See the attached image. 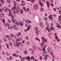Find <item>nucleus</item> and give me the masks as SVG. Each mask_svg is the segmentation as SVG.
<instances>
[{"instance_id": "obj_1", "label": "nucleus", "mask_w": 61, "mask_h": 61, "mask_svg": "<svg viewBox=\"0 0 61 61\" xmlns=\"http://www.w3.org/2000/svg\"><path fill=\"white\" fill-rule=\"evenodd\" d=\"M42 50L44 51L43 53V55L44 56H46V53L45 52H46V49L43 48Z\"/></svg>"}, {"instance_id": "obj_2", "label": "nucleus", "mask_w": 61, "mask_h": 61, "mask_svg": "<svg viewBox=\"0 0 61 61\" xmlns=\"http://www.w3.org/2000/svg\"><path fill=\"white\" fill-rule=\"evenodd\" d=\"M26 58L27 60H29V61H30V58L29 57V56L26 57Z\"/></svg>"}, {"instance_id": "obj_3", "label": "nucleus", "mask_w": 61, "mask_h": 61, "mask_svg": "<svg viewBox=\"0 0 61 61\" xmlns=\"http://www.w3.org/2000/svg\"><path fill=\"white\" fill-rule=\"evenodd\" d=\"M44 43H45L44 41V40H42V43H41V46H43V45H44Z\"/></svg>"}, {"instance_id": "obj_4", "label": "nucleus", "mask_w": 61, "mask_h": 61, "mask_svg": "<svg viewBox=\"0 0 61 61\" xmlns=\"http://www.w3.org/2000/svg\"><path fill=\"white\" fill-rule=\"evenodd\" d=\"M51 30H54L55 29V28L54 27H53L52 26H51L50 28Z\"/></svg>"}, {"instance_id": "obj_5", "label": "nucleus", "mask_w": 61, "mask_h": 61, "mask_svg": "<svg viewBox=\"0 0 61 61\" xmlns=\"http://www.w3.org/2000/svg\"><path fill=\"white\" fill-rule=\"evenodd\" d=\"M14 9L15 10H16L17 9V8L15 6L14 7H13V8H12V10H14Z\"/></svg>"}, {"instance_id": "obj_6", "label": "nucleus", "mask_w": 61, "mask_h": 61, "mask_svg": "<svg viewBox=\"0 0 61 61\" xmlns=\"http://www.w3.org/2000/svg\"><path fill=\"white\" fill-rule=\"evenodd\" d=\"M8 39L9 40H10H10L12 39V37L10 36H9Z\"/></svg>"}, {"instance_id": "obj_7", "label": "nucleus", "mask_w": 61, "mask_h": 61, "mask_svg": "<svg viewBox=\"0 0 61 61\" xmlns=\"http://www.w3.org/2000/svg\"><path fill=\"white\" fill-rule=\"evenodd\" d=\"M19 11H20V9H19V7H18V9L16 10V12H17V13H19Z\"/></svg>"}, {"instance_id": "obj_8", "label": "nucleus", "mask_w": 61, "mask_h": 61, "mask_svg": "<svg viewBox=\"0 0 61 61\" xmlns=\"http://www.w3.org/2000/svg\"><path fill=\"white\" fill-rule=\"evenodd\" d=\"M56 26L58 27V28H60V25L59 24H57L56 25Z\"/></svg>"}, {"instance_id": "obj_9", "label": "nucleus", "mask_w": 61, "mask_h": 61, "mask_svg": "<svg viewBox=\"0 0 61 61\" xmlns=\"http://www.w3.org/2000/svg\"><path fill=\"white\" fill-rule=\"evenodd\" d=\"M40 26L41 27H43L44 26V25H43V24L42 23H40Z\"/></svg>"}, {"instance_id": "obj_10", "label": "nucleus", "mask_w": 61, "mask_h": 61, "mask_svg": "<svg viewBox=\"0 0 61 61\" xmlns=\"http://www.w3.org/2000/svg\"><path fill=\"white\" fill-rule=\"evenodd\" d=\"M4 10L6 12V8L5 7H3V9H2V10Z\"/></svg>"}, {"instance_id": "obj_11", "label": "nucleus", "mask_w": 61, "mask_h": 61, "mask_svg": "<svg viewBox=\"0 0 61 61\" xmlns=\"http://www.w3.org/2000/svg\"><path fill=\"white\" fill-rule=\"evenodd\" d=\"M49 17L50 19H51L52 18V15H50L49 16Z\"/></svg>"}, {"instance_id": "obj_12", "label": "nucleus", "mask_w": 61, "mask_h": 61, "mask_svg": "<svg viewBox=\"0 0 61 61\" xmlns=\"http://www.w3.org/2000/svg\"><path fill=\"white\" fill-rule=\"evenodd\" d=\"M20 25L21 26H22V25H23V22L22 21H21L20 22Z\"/></svg>"}, {"instance_id": "obj_13", "label": "nucleus", "mask_w": 61, "mask_h": 61, "mask_svg": "<svg viewBox=\"0 0 61 61\" xmlns=\"http://www.w3.org/2000/svg\"><path fill=\"white\" fill-rule=\"evenodd\" d=\"M48 51L49 52H50L51 51V49L50 48H48Z\"/></svg>"}, {"instance_id": "obj_14", "label": "nucleus", "mask_w": 61, "mask_h": 61, "mask_svg": "<svg viewBox=\"0 0 61 61\" xmlns=\"http://www.w3.org/2000/svg\"><path fill=\"white\" fill-rule=\"evenodd\" d=\"M0 16L2 17H4V15L2 14H1L0 15Z\"/></svg>"}, {"instance_id": "obj_15", "label": "nucleus", "mask_w": 61, "mask_h": 61, "mask_svg": "<svg viewBox=\"0 0 61 61\" xmlns=\"http://www.w3.org/2000/svg\"><path fill=\"white\" fill-rule=\"evenodd\" d=\"M37 7V5H34V8L36 9Z\"/></svg>"}, {"instance_id": "obj_16", "label": "nucleus", "mask_w": 61, "mask_h": 61, "mask_svg": "<svg viewBox=\"0 0 61 61\" xmlns=\"http://www.w3.org/2000/svg\"><path fill=\"white\" fill-rule=\"evenodd\" d=\"M35 39H36V40H37V41H40V39H38V38L37 37H36Z\"/></svg>"}, {"instance_id": "obj_17", "label": "nucleus", "mask_w": 61, "mask_h": 61, "mask_svg": "<svg viewBox=\"0 0 61 61\" xmlns=\"http://www.w3.org/2000/svg\"><path fill=\"white\" fill-rule=\"evenodd\" d=\"M36 33L37 34V35H38L39 34V30H37L36 31Z\"/></svg>"}, {"instance_id": "obj_18", "label": "nucleus", "mask_w": 61, "mask_h": 61, "mask_svg": "<svg viewBox=\"0 0 61 61\" xmlns=\"http://www.w3.org/2000/svg\"><path fill=\"white\" fill-rule=\"evenodd\" d=\"M14 23L15 24H17V21L16 20H15L14 21Z\"/></svg>"}, {"instance_id": "obj_19", "label": "nucleus", "mask_w": 61, "mask_h": 61, "mask_svg": "<svg viewBox=\"0 0 61 61\" xmlns=\"http://www.w3.org/2000/svg\"><path fill=\"white\" fill-rule=\"evenodd\" d=\"M2 21L3 22L4 24H5V19H3V20H2Z\"/></svg>"}, {"instance_id": "obj_20", "label": "nucleus", "mask_w": 61, "mask_h": 61, "mask_svg": "<svg viewBox=\"0 0 61 61\" xmlns=\"http://www.w3.org/2000/svg\"><path fill=\"white\" fill-rule=\"evenodd\" d=\"M47 5H48V6H49V5H50V4H49V2H47Z\"/></svg>"}, {"instance_id": "obj_21", "label": "nucleus", "mask_w": 61, "mask_h": 61, "mask_svg": "<svg viewBox=\"0 0 61 61\" xmlns=\"http://www.w3.org/2000/svg\"><path fill=\"white\" fill-rule=\"evenodd\" d=\"M26 23V24H28V20H26L25 21Z\"/></svg>"}, {"instance_id": "obj_22", "label": "nucleus", "mask_w": 61, "mask_h": 61, "mask_svg": "<svg viewBox=\"0 0 61 61\" xmlns=\"http://www.w3.org/2000/svg\"><path fill=\"white\" fill-rule=\"evenodd\" d=\"M17 35H17V36H20V35H21V33L19 32V33H18Z\"/></svg>"}, {"instance_id": "obj_23", "label": "nucleus", "mask_w": 61, "mask_h": 61, "mask_svg": "<svg viewBox=\"0 0 61 61\" xmlns=\"http://www.w3.org/2000/svg\"><path fill=\"white\" fill-rule=\"evenodd\" d=\"M40 10L41 11H43L44 10H43V9L42 8H41L40 9Z\"/></svg>"}, {"instance_id": "obj_24", "label": "nucleus", "mask_w": 61, "mask_h": 61, "mask_svg": "<svg viewBox=\"0 0 61 61\" xmlns=\"http://www.w3.org/2000/svg\"><path fill=\"white\" fill-rule=\"evenodd\" d=\"M24 53L25 54H27V51H25L24 52Z\"/></svg>"}, {"instance_id": "obj_25", "label": "nucleus", "mask_w": 61, "mask_h": 61, "mask_svg": "<svg viewBox=\"0 0 61 61\" xmlns=\"http://www.w3.org/2000/svg\"><path fill=\"white\" fill-rule=\"evenodd\" d=\"M33 48L34 50H36V47L35 46H34Z\"/></svg>"}, {"instance_id": "obj_26", "label": "nucleus", "mask_w": 61, "mask_h": 61, "mask_svg": "<svg viewBox=\"0 0 61 61\" xmlns=\"http://www.w3.org/2000/svg\"><path fill=\"white\" fill-rule=\"evenodd\" d=\"M44 42L45 43L46 42V38L44 39Z\"/></svg>"}, {"instance_id": "obj_27", "label": "nucleus", "mask_w": 61, "mask_h": 61, "mask_svg": "<svg viewBox=\"0 0 61 61\" xmlns=\"http://www.w3.org/2000/svg\"><path fill=\"white\" fill-rule=\"evenodd\" d=\"M34 57H33V56H32L31 57V60H33V59H34Z\"/></svg>"}, {"instance_id": "obj_28", "label": "nucleus", "mask_w": 61, "mask_h": 61, "mask_svg": "<svg viewBox=\"0 0 61 61\" xmlns=\"http://www.w3.org/2000/svg\"><path fill=\"white\" fill-rule=\"evenodd\" d=\"M29 25H28V27H27V29L28 28V29H30V27H29Z\"/></svg>"}, {"instance_id": "obj_29", "label": "nucleus", "mask_w": 61, "mask_h": 61, "mask_svg": "<svg viewBox=\"0 0 61 61\" xmlns=\"http://www.w3.org/2000/svg\"><path fill=\"white\" fill-rule=\"evenodd\" d=\"M46 25L47 26H49V25H48V22H47L46 23Z\"/></svg>"}, {"instance_id": "obj_30", "label": "nucleus", "mask_w": 61, "mask_h": 61, "mask_svg": "<svg viewBox=\"0 0 61 61\" xmlns=\"http://www.w3.org/2000/svg\"><path fill=\"white\" fill-rule=\"evenodd\" d=\"M55 38L56 39H58V37H57V36H55Z\"/></svg>"}, {"instance_id": "obj_31", "label": "nucleus", "mask_w": 61, "mask_h": 61, "mask_svg": "<svg viewBox=\"0 0 61 61\" xmlns=\"http://www.w3.org/2000/svg\"><path fill=\"white\" fill-rule=\"evenodd\" d=\"M6 25L7 26H9V24L8 23H6Z\"/></svg>"}, {"instance_id": "obj_32", "label": "nucleus", "mask_w": 61, "mask_h": 61, "mask_svg": "<svg viewBox=\"0 0 61 61\" xmlns=\"http://www.w3.org/2000/svg\"><path fill=\"white\" fill-rule=\"evenodd\" d=\"M21 5L22 6H23V5L24 6L25 5V3H23Z\"/></svg>"}, {"instance_id": "obj_33", "label": "nucleus", "mask_w": 61, "mask_h": 61, "mask_svg": "<svg viewBox=\"0 0 61 61\" xmlns=\"http://www.w3.org/2000/svg\"><path fill=\"white\" fill-rule=\"evenodd\" d=\"M50 5L51 6H54V4L52 3Z\"/></svg>"}, {"instance_id": "obj_34", "label": "nucleus", "mask_w": 61, "mask_h": 61, "mask_svg": "<svg viewBox=\"0 0 61 61\" xmlns=\"http://www.w3.org/2000/svg\"><path fill=\"white\" fill-rule=\"evenodd\" d=\"M59 23L61 24V20H59Z\"/></svg>"}, {"instance_id": "obj_35", "label": "nucleus", "mask_w": 61, "mask_h": 61, "mask_svg": "<svg viewBox=\"0 0 61 61\" xmlns=\"http://www.w3.org/2000/svg\"><path fill=\"white\" fill-rule=\"evenodd\" d=\"M44 58L45 60H47V58L46 57H44Z\"/></svg>"}, {"instance_id": "obj_36", "label": "nucleus", "mask_w": 61, "mask_h": 61, "mask_svg": "<svg viewBox=\"0 0 61 61\" xmlns=\"http://www.w3.org/2000/svg\"><path fill=\"white\" fill-rule=\"evenodd\" d=\"M1 3L2 4H4V0H1Z\"/></svg>"}, {"instance_id": "obj_37", "label": "nucleus", "mask_w": 61, "mask_h": 61, "mask_svg": "<svg viewBox=\"0 0 61 61\" xmlns=\"http://www.w3.org/2000/svg\"><path fill=\"white\" fill-rule=\"evenodd\" d=\"M59 19H61V16H59Z\"/></svg>"}, {"instance_id": "obj_38", "label": "nucleus", "mask_w": 61, "mask_h": 61, "mask_svg": "<svg viewBox=\"0 0 61 61\" xmlns=\"http://www.w3.org/2000/svg\"><path fill=\"white\" fill-rule=\"evenodd\" d=\"M33 61H38V60L36 59L33 60Z\"/></svg>"}, {"instance_id": "obj_39", "label": "nucleus", "mask_w": 61, "mask_h": 61, "mask_svg": "<svg viewBox=\"0 0 61 61\" xmlns=\"http://www.w3.org/2000/svg\"><path fill=\"white\" fill-rule=\"evenodd\" d=\"M9 15H10V16H12V13H10L9 14Z\"/></svg>"}, {"instance_id": "obj_40", "label": "nucleus", "mask_w": 61, "mask_h": 61, "mask_svg": "<svg viewBox=\"0 0 61 61\" xmlns=\"http://www.w3.org/2000/svg\"><path fill=\"white\" fill-rule=\"evenodd\" d=\"M12 23L14 22V19H12Z\"/></svg>"}, {"instance_id": "obj_41", "label": "nucleus", "mask_w": 61, "mask_h": 61, "mask_svg": "<svg viewBox=\"0 0 61 61\" xmlns=\"http://www.w3.org/2000/svg\"><path fill=\"white\" fill-rule=\"evenodd\" d=\"M9 12L10 13H12V11L11 10H10L9 11Z\"/></svg>"}, {"instance_id": "obj_42", "label": "nucleus", "mask_w": 61, "mask_h": 61, "mask_svg": "<svg viewBox=\"0 0 61 61\" xmlns=\"http://www.w3.org/2000/svg\"><path fill=\"white\" fill-rule=\"evenodd\" d=\"M9 37V36H8V35H7L6 36V38H8V37Z\"/></svg>"}, {"instance_id": "obj_43", "label": "nucleus", "mask_w": 61, "mask_h": 61, "mask_svg": "<svg viewBox=\"0 0 61 61\" xmlns=\"http://www.w3.org/2000/svg\"><path fill=\"white\" fill-rule=\"evenodd\" d=\"M10 0H7V2L8 3H10Z\"/></svg>"}, {"instance_id": "obj_44", "label": "nucleus", "mask_w": 61, "mask_h": 61, "mask_svg": "<svg viewBox=\"0 0 61 61\" xmlns=\"http://www.w3.org/2000/svg\"><path fill=\"white\" fill-rule=\"evenodd\" d=\"M16 28V26H15V25H14V29H15Z\"/></svg>"}, {"instance_id": "obj_45", "label": "nucleus", "mask_w": 61, "mask_h": 61, "mask_svg": "<svg viewBox=\"0 0 61 61\" xmlns=\"http://www.w3.org/2000/svg\"><path fill=\"white\" fill-rule=\"evenodd\" d=\"M26 40H28V37L27 36H26Z\"/></svg>"}, {"instance_id": "obj_46", "label": "nucleus", "mask_w": 61, "mask_h": 61, "mask_svg": "<svg viewBox=\"0 0 61 61\" xmlns=\"http://www.w3.org/2000/svg\"><path fill=\"white\" fill-rule=\"evenodd\" d=\"M8 21L9 22V23H11V21H10V20L9 19H8Z\"/></svg>"}, {"instance_id": "obj_47", "label": "nucleus", "mask_w": 61, "mask_h": 61, "mask_svg": "<svg viewBox=\"0 0 61 61\" xmlns=\"http://www.w3.org/2000/svg\"><path fill=\"white\" fill-rule=\"evenodd\" d=\"M40 59L41 60H42V57L41 56H40Z\"/></svg>"}, {"instance_id": "obj_48", "label": "nucleus", "mask_w": 61, "mask_h": 61, "mask_svg": "<svg viewBox=\"0 0 61 61\" xmlns=\"http://www.w3.org/2000/svg\"><path fill=\"white\" fill-rule=\"evenodd\" d=\"M11 26H9L8 27V29H11Z\"/></svg>"}, {"instance_id": "obj_49", "label": "nucleus", "mask_w": 61, "mask_h": 61, "mask_svg": "<svg viewBox=\"0 0 61 61\" xmlns=\"http://www.w3.org/2000/svg\"><path fill=\"white\" fill-rule=\"evenodd\" d=\"M41 7H42L43 5V3H42L41 4Z\"/></svg>"}, {"instance_id": "obj_50", "label": "nucleus", "mask_w": 61, "mask_h": 61, "mask_svg": "<svg viewBox=\"0 0 61 61\" xmlns=\"http://www.w3.org/2000/svg\"><path fill=\"white\" fill-rule=\"evenodd\" d=\"M0 12H2V9H0Z\"/></svg>"}, {"instance_id": "obj_51", "label": "nucleus", "mask_w": 61, "mask_h": 61, "mask_svg": "<svg viewBox=\"0 0 61 61\" xmlns=\"http://www.w3.org/2000/svg\"><path fill=\"white\" fill-rule=\"evenodd\" d=\"M24 59L23 58H21V60L22 61H23Z\"/></svg>"}, {"instance_id": "obj_52", "label": "nucleus", "mask_w": 61, "mask_h": 61, "mask_svg": "<svg viewBox=\"0 0 61 61\" xmlns=\"http://www.w3.org/2000/svg\"><path fill=\"white\" fill-rule=\"evenodd\" d=\"M7 48L8 49V47H9V45H8L7 44Z\"/></svg>"}, {"instance_id": "obj_53", "label": "nucleus", "mask_w": 61, "mask_h": 61, "mask_svg": "<svg viewBox=\"0 0 61 61\" xmlns=\"http://www.w3.org/2000/svg\"><path fill=\"white\" fill-rule=\"evenodd\" d=\"M13 56H16V55H15V54H13Z\"/></svg>"}, {"instance_id": "obj_54", "label": "nucleus", "mask_w": 61, "mask_h": 61, "mask_svg": "<svg viewBox=\"0 0 61 61\" xmlns=\"http://www.w3.org/2000/svg\"><path fill=\"white\" fill-rule=\"evenodd\" d=\"M52 60L53 61H54L55 60V58H53L52 59Z\"/></svg>"}, {"instance_id": "obj_55", "label": "nucleus", "mask_w": 61, "mask_h": 61, "mask_svg": "<svg viewBox=\"0 0 61 61\" xmlns=\"http://www.w3.org/2000/svg\"><path fill=\"white\" fill-rule=\"evenodd\" d=\"M25 43V41H23L22 42V44H24Z\"/></svg>"}, {"instance_id": "obj_56", "label": "nucleus", "mask_w": 61, "mask_h": 61, "mask_svg": "<svg viewBox=\"0 0 61 61\" xmlns=\"http://www.w3.org/2000/svg\"><path fill=\"white\" fill-rule=\"evenodd\" d=\"M27 11L28 12L29 11V8H28L27 9Z\"/></svg>"}, {"instance_id": "obj_57", "label": "nucleus", "mask_w": 61, "mask_h": 61, "mask_svg": "<svg viewBox=\"0 0 61 61\" xmlns=\"http://www.w3.org/2000/svg\"><path fill=\"white\" fill-rule=\"evenodd\" d=\"M10 59H12V57H11V56H10Z\"/></svg>"}, {"instance_id": "obj_58", "label": "nucleus", "mask_w": 61, "mask_h": 61, "mask_svg": "<svg viewBox=\"0 0 61 61\" xmlns=\"http://www.w3.org/2000/svg\"><path fill=\"white\" fill-rule=\"evenodd\" d=\"M59 41H60V40H59V39H57V42H59Z\"/></svg>"}, {"instance_id": "obj_59", "label": "nucleus", "mask_w": 61, "mask_h": 61, "mask_svg": "<svg viewBox=\"0 0 61 61\" xmlns=\"http://www.w3.org/2000/svg\"><path fill=\"white\" fill-rule=\"evenodd\" d=\"M59 13L60 14H61V12L60 11V10H59Z\"/></svg>"}, {"instance_id": "obj_60", "label": "nucleus", "mask_w": 61, "mask_h": 61, "mask_svg": "<svg viewBox=\"0 0 61 61\" xmlns=\"http://www.w3.org/2000/svg\"><path fill=\"white\" fill-rule=\"evenodd\" d=\"M23 13V11H21L20 12V14H22Z\"/></svg>"}, {"instance_id": "obj_61", "label": "nucleus", "mask_w": 61, "mask_h": 61, "mask_svg": "<svg viewBox=\"0 0 61 61\" xmlns=\"http://www.w3.org/2000/svg\"><path fill=\"white\" fill-rule=\"evenodd\" d=\"M39 4H40V5H41V4H42L41 2H39Z\"/></svg>"}, {"instance_id": "obj_62", "label": "nucleus", "mask_w": 61, "mask_h": 61, "mask_svg": "<svg viewBox=\"0 0 61 61\" xmlns=\"http://www.w3.org/2000/svg\"><path fill=\"white\" fill-rule=\"evenodd\" d=\"M46 57H48V55H46Z\"/></svg>"}, {"instance_id": "obj_63", "label": "nucleus", "mask_w": 61, "mask_h": 61, "mask_svg": "<svg viewBox=\"0 0 61 61\" xmlns=\"http://www.w3.org/2000/svg\"><path fill=\"white\" fill-rule=\"evenodd\" d=\"M16 46H18V45H19V44H18V43H17L16 44Z\"/></svg>"}, {"instance_id": "obj_64", "label": "nucleus", "mask_w": 61, "mask_h": 61, "mask_svg": "<svg viewBox=\"0 0 61 61\" xmlns=\"http://www.w3.org/2000/svg\"><path fill=\"white\" fill-rule=\"evenodd\" d=\"M14 13L15 14H16V11H15L14 12Z\"/></svg>"}]
</instances>
